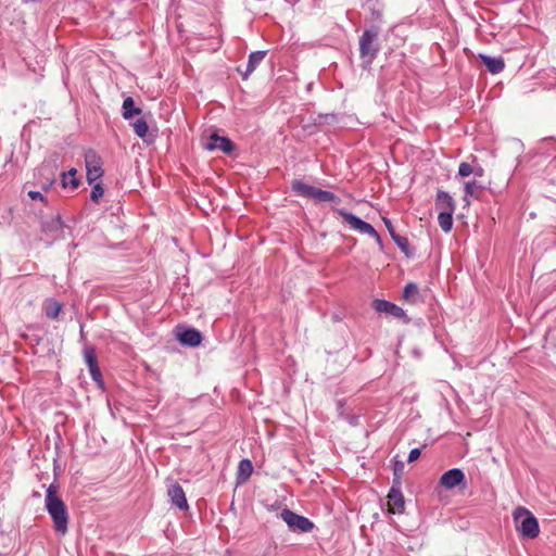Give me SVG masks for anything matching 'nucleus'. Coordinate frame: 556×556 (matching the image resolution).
Here are the masks:
<instances>
[{
	"mask_svg": "<svg viewBox=\"0 0 556 556\" xmlns=\"http://www.w3.org/2000/svg\"><path fill=\"white\" fill-rule=\"evenodd\" d=\"M58 486L50 484L46 492V508L53 521V528L58 533L65 534L68 529V511L67 507L58 496Z\"/></svg>",
	"mask_w": 556,
	"mask_h": 556,
	"instance_id": "1",
	"label": "nucleus"
},
{
	"mask_svg": "<svg viewBox=\"0 0 556 556\" xmlns=\"http://www.w3.org/2000/svg\"><path fill=\"white\" fill-rule=\"evenodd\" d=\"M379 34V27L371 26L366 28L359 37V56L364 70L371 66L380 51Z\"/></svg>",
	"mask_w": 556,
	"mask_h": 556,
	"instance_id": "2",
	"label": "nucleus"
},
{
	"mask_svg": "<svg viewBox=\"0 0 556 556\" xmlns=\"http://www.w3.org/2000/svg\"><path fill=\"white\" fill-rule=\"evenodd\" d=\"M516 530L521 538L532 540L540 533L539 521L535 516L525 507H518L514 511Z\"/></svg>",
	"mask_w": 556,
	"mask_h": 556,
	"instance_id": "3",
	"label": "nucleus"
},
{
	"mask_svg": "<svg viewBox=\"0 0 556 556\" xmlns=\"http://www.w3.org/2000/svg\"><path fill=\"white\" fill-rule=\"evenodd\" d=\"M291 190L298 197L313 199L317 202H333L337 204L341 202V199L333 192L318 189L300 179L292 180Z\"/></svg>",
	"mask_w": 556,
	"mask_h": 556,
	"instance_id": "4",
	"label": "nucleus"
},
{
	"mask_svg": "<svg viewBox=\"0 0 556 556\" xmlns=\"http://www.w3.org/2000/svg\"><path fill=\"white\" fill-rule=\"evenodd\" d=\"M333 211L338 215L343 217L344 222L348 223L352 229L372 237L376 240V242L380 245V248H382L381 237L369 223L345 211L344 208H334Z\"/></svg>",
	"mask_w": 556,
	"mask_h": 556,
	"instance_id": "5",
	"label": "nucleus"
},
{
	"mask_svg": "<svg viewBox=\"0 0 556 556\" xmlns=\"http://www.w3.org/2000/svg\"><path fill=\"white\" fill-rule=\"evenodd\" d=\"M280 518L288 525L292 531L307 533L313 530L314 523L308 518L298 515L294 511L285 508L280 513Z\"/></svg>",
	"mask_w": 556,
	"mask_h": 556,
	"instance_id": "6",
	"label": "nucleus"
},
{
	"mask_svg": "<svg viewBox=\"0 0 556 556\" xmlns=\"http://www.w3.org/2000/svg\"><path fill=\"white\" fill-rule=\"evenodd\" d=\"M85 163L87 170V181L89 185L101 179L103 176L102 160L92 149L85 153Z\"/></svg>",
	"mask_w": 556,
	"mask_h": 556,
	"instance_id": "7",
	"label": "nucleus"
},
{
	"mask_svg": "<svg viewBox=\"0 0 556 556\" xmlns=\"http://www.w3.org/2000/svg\"><path fill=\"white\" fill-rule=\"evenodd\" d=\"M372 308L378 313H386L395 318L404 319L405 324H408L410 321V319L406 316V313L402 307L387 300H374Z\"/></svg>",
	"mask_w": 556,
	"mask_h": 556,
	"instance_id": "8",
	"label": "nucleus"
},
{
	"mask_svg": "<svg viewBox=\"0 0 556 556\" xmlns=\"http://www.w3.org/2000/svg\"><path fill=\"white\" fill-rule=\"evenodd\" d=\"M204 147L208 151L219 150L225 154H231L235 150V143L228 137L218 136L216 132L208 137Z\"/></svg>",
	"mask_w": 556,
	"mask_h": 556,
	"instance_id": "9",
	"label": "nucleus"
},
{
	"mask_svg": "<svg viewBox=\"0 0 556 556\" xmlns=\"http://www.w3.org/2000/svg\"><path fill=\"white\" fill-rule=\"evenodd\" d=\"M176 338L184 346L195 348L202 342V333L195 328H177Z\"/></svg>",
	"mask_w": 556,
	"mask_h": 556,
	"instance_id": "10",
	"label": "nucleus"
},
{
	"mask_svg": "<svg viewBox=\"0 0 556 556\" xmlns=\"http://www.w3.org/2000/svg\"><path fill=\"white\" fill-rule=\"evenodd\" d=\"M167 495L170 498L172 504L180 510L185 511L189 509L185 491L179 483L174 482L169 484L167 488Z\"/></svg>",
	"mask_w": 556,
	"mask_h": 556,
	"instance_id": "11",
	"label": "nucleus"
},
{
	"mask_svg": "<svg viewBox=\"0 0 556 556\" xmlns=\"http://www.w3.org/2000/svg\"><path fill=\"white\" fill-rule=\"evenodd\" d=\"M465 482V473L459 468L445 471L440 478V484L446 490H452Z\"/></svg>",
	"mask_w": 556,
	"mask_h": 556,
	"instance_id": "12",
	"label": "nucleus"
},
{
	"mask_svg": "<svg viewBox=\"0 0 556 556\" xmlns=\"http://www.w3.org/2000/svg\"><path fill=\"white\" fill-rule=\"evenodd\" d=\"M388 503L390 510L392 513H402L404 509L405 501L403 493L401 491V484L395 485L392 483V486L388 494Z\"/></svg>",
	"mask_w": 556,
	"mask_h": 556,
	"instance_id": "13",
	"label": "nucleus"
},
{
	"mask_svg": "<svg viewBox=\"0 0 556 556\" xmlns=\"http://www.w3.org/2000/svg\"><path fill=\"white\" fill-rule=\"evenodd\" d=\"M41 229L46 235L50 236L52 239L58 238L63 230V223L61 216L56 215L50 220L42 222Z\"/></svg>",
	"mask_w": 556,
	"mask_h": 556,
	"instance_id": "14",
	"label": "nucleus"
},
{
	"mask_svg": "<svg viewBox=\"0 0 556 556\" xmlns=\"http://www.w3.org/2000/svg\"><path fill=\"white\" fill-rule=\"evenodd\" d=\"M435 208L446 212H455L456 205L453 198L445 191L439 190L435 197Z\"/></svg>",
	"mask_w": 556,
	"mask_h": 556,
	"instance_id": "15",
	"label": "nucleus"
},
{
	"mask_svg": "<svg viewBox=\"0 0 556 556\" xmlns=\"http://www.w3.org/2000/svg\"><path fill=\"white\" fill-rule=\"evenodd\" d=\"M479 59L491 74H500L505 68V62L502 56L493 58L486 54H479Z\"/></svg>",
	"mask_w": 556,
	"mask_h": 556,
	"instance_id": "16",
	"label": "nucleus"
},
{
	"mask_svg": "<svg viewBox=\"0 0 556 556\" xmlns=\"http://www.w3.org/2000/svg\"><path fill=\"white\" fill-rule=\"evenodd\" d=\"M265 55L266 51H254L249 55L245 71L240 72L243 79H248V77L255 71L258 64L264 60Z\"/></svg>",
	"mask_w": 556,
	"mask_h": 556,
	"instance_id": "17",
	"label": "nucleus"
},
{
	"mask_svg": "<svg viewBox=\"0 0 556 556\" xmlns=\"http://www.w3.org/2000/svg\"><path fill=\"white\" fill-rule=\"evenodd\" d=\"M403 300L410 304H416L421 301L418 286L415 282H408L403 290Z\"/></svg>",
	"mask_w": 556,
	"mask_h": 556,
	"instance_id": "18",
	"label": "nucleus"
},
{
	"mask_svg": "<svg viewBox=\"0 0 556 556\" xmlns=\"http://www.w3.org/2000/svg\"><path fill=\"white\" fill-rule=\"evenodd\" d=\"M253 472L252 462L248 458L240 460L237 471V483L245 482Z\"/></svg>",
	"mask_w": 556,
	"mask_h": 556,
	"instance_id": "19",
	"label": "nucleus"
},
{
	"mask_svg": "<svg viewBox=\"0 0 556 556\" xmlns=\"http://www.w3.org/2000/svg\"><path fill=\"white\" fill-rule=\"evenodd\" d=\"M141 109L135 105V101L131 97H127L123 101L122 116L124 119H131L135 115L141 114Z\"/></svg>",
	"mask_w": 556,
	"mask_h": 556,
	"instance_id": "20",
	"label": "nucleus"
},
{
	"mask_svg": "<svg viewBox=\"0 0 556 556\" xmlns=\"http://www.w3.org/2000/svg\"><path fill=\"white\" fill-rule=\"evenodd\" d=\"M454 212L441 211L439 212L438 222L444 232H450L453 227Z\"/></svg>",
	"mask_w": 556,
	"mask_h": 556,
	"instance_id": "21",
	"label": "nucleus"
},
{
	"mask_svg": "<svg viewBox=\"0 0 556 556\" xmlns=\"http://www.w3.org/2000/svg\"><path fill=\"white\" fill-rule=\"evenodd\" d=\"M395 244L397 245V248L407 256V257H410L414 255L415 251L414 249L410 247L409 244V241L406 237H403V236H393V239H392Z\"/></svg>",
	"mask_w": 556,
	"mask_h": 556,
	"instance_id": "22",
	"label": "nucleus"
},
{
	"mask_svg": "<svg viewBox=\"0 0 556 556\" xmlns=\"http://www.w3.org/2000/svg\"><path fill=\"white\" fill-rule=\"evenodd\" d=\"M61 309L62 304L54 300H49L45 304V314L48 318L55 319L59 316Z\"/></svg>",
	"mask_w": 556,
	"mask_h": 556,
	"instance_id": "23",
	"label": "nucleus"
},
{
	"mask_svg": "<svg viewBox=\"0 0 556 556\" xmlns=\"http://www.w3.org/2000/svg\"><path fill=\"white\" fill-rule=\"evenodd\" d=\"M77 170L75 168L70 169L67 173L62 174V186L66 188L71 186L73 189L78 188L79 180L76 178Z\"/></svg>",
	"mask_w": 556,
	"mask_h": 556,
	"instance_id": "24",
	"label": "nucleus"
},
{
	"mask_svg": "<svg viewBox=\"0 0 556 556\" xmlns=\"http://www.w3.org/2000/svg\"><path fill=\"white\" fill-rule=\"evenodd\" d=\"M132 127H134V131L135 134L140 137V138H144L149 131V126H148V123L146 122V119L143 118H139L137 119L134 124H132Z\"/></svg>",
	"mask_w": 556,
	"mask_h": 556,
	"instance_id": "25",
	"label": "nucleus"
},
{
	"mask_svg": "<svg viewBox=\"0 0 556 556\" xmlns=\"http://www.w3.org/2000/svg\"><path fill=\"white\" fill-rule=\"evenodd\" d=\"M405 464L402 460L395 459L393 462V481L395 485L401 484V477L404 473Z\"/></svg>",
	"mask_w": 556,
	"mask_h": 556,
	"instance_id": "26",
	"label": "nucleus"
},
{
	"mask_svg": "<svg viewBox=\"0 0 556 556\" xmlns=\"http://www.w3.org/2000/svg\"><path fill=\"white\" fill-rule=\"evenodd\" d=\"M84 358H85V362H86L88 368L98 365L96 351L92 346H86L84 349Z\"/></svg>",
	"mask_w": 556,
	"mask_h": 556,
	"instance_id": "27",
	"label": "nucleus"
},
{
	"mask_svg": "<svg viewBox=\"0 0 556 556\" xmlns=\"http://www.w3.org/2000/svg\"><path fill=\"white\" fill-rule=\"evenodd\" d=\"M482 189H483L482 186L476 180H470V181L465 182V195L466 197L477 195L478 191H481Z\"/></svg>",
	"mask_w": 556,
	"mask_h": 556,
	"instance_id": "28",
	"label": "nucleus"
},
{
	"mask_svg": "<svg viewBox=\"0 0 556 556\" xmlns=\"http://www.w3.org/2000/svg\"><path fill=\"white\" fill-rule=\"evenodd\" d=\"M92 185L93 187L90 193V200L97 203L99 199L104 194V188L100 181L93 182Z\"/></svg>",
	"mask_w": 556,
	"mask_h": 556,
	"instance_id": "29",
	"label": "nucleus"
},
{
	"mask_svg": "<svg viewBox=\"0 0 556 556\" xmlns=\"http://www.w3.org/2000/svg\"><path fill=\"white\" fill-rule=\"evenodd\" d=\"M88 369H89V372H90V376H91L92 380H93L94 382H97V384H98L100 388H103L104 382H103V379H102V374H101V371H100L99 365L93 366V367H90V368H88Z\"/></svg>",
	"mask_w": 556,
	"mask_h": 556,
	"instance_id": "30",
	"label": "nucleus"
},
{
	"mask_svg": "<svg viewBox=\"0 0 556 556\" xmlns=\"http://www.w3.org/2000/svg\"><path fill=\"white\" fill-rule=\"evenodd\" d=\"M475 172V168L471 164L463 162L458 167V175L462 177H468Z\"/></svg>",
	"mask_w": 556,
	"mask_h": 556,
	"instance_id": "31",
	"label": "nucleus"
},
{
	"mask_svg": "<svg viewBox=\"0 0 556 556\" xmlns=\"http://www.w3.org/2000/svg\"><path fill=\"white\" fill-rule=\"evenodd\" d=\"M421 455V450L416 447V448H413L410 450L409 454H408V458H407V462L408 463H414L415 460H417Z\"/></svg>",
	"mask_w": 556,
	"mask_h": 556,
	"instance_id": "32",
	"label": "nucleus"
},
{
	"mask_svg": "<svg viewBox=\"0 0 556 556\" xmlns=\"http://www.w3.org/2000/svg\"><path fill=\"white\" fill-rule=\"evenodd\" d=\"M383 222H384V225H386V227H387L391 238L393 239V236H397V233L395 232L394 227H393L391 220L388 219V218H383Z\"/></svg>",
	"mask_w": 556,
	"mask_h": 556,
	"instance_id": "33",
	"label": "nucleus"
},
{
	"mask_svg": "<svg viewBox=\"0 0 556 556\" xmlns=\"http://www.w3.org/2000/svg\"><path fill=\"white\" fill-rule=\"evenodd\" d=\"M28 197L31 199V200H40V201H45V197L41 194V192L39 191H29L28 192Z\"/></svg>",
	"mask_w": 556,
	"mask_h": 556,
	"instance_id": "34",
	"label": "nucleus"
},
{
	"mask_svg": "<svg viewBox=\"0 0 556 556\" xmlns=\"http://www.w3.org/2000/svg\"><path fill=\"white\" fill-rule=\"evenodd\" d=\"M472 174H475V176L477 177H481L483 175V168L479 166L475 168V172Z\"/></svg>",
	"mask_w": 556,
	"mask_h": 556,
	"instance_id": "35",
	"label": "nucleus"
},
{
	"mask_svg": "<svg viewBox=\"0 0 556 556\" xmlns=\"http://www.w3.org/2000/svg\"><path fill=\"white\" fill-rule=\"evenodd\" d=\"M46 170H50V172H51V168H50L48 165H42V166L39 168V173H42V172H46Z\"/></svg>",
	"mask_w": 556,
	"mask_h": 556,
	"instance_id": "36",
	"label": "nucleus"
},
{
	"mask_svg": "<svg viewBox=\"0 0 556 556\" xmlns=\"http://www.w3.org/2000/svg\"><path fill=\"white\" fill-rule=\"evenodd\" d=\"M51 175L53 176V173L51 172ZM54 182V178L52 177L49 179L48 184H46V187H50Z\"/></svg>",
	"mask_w": 556,
	"mask_h": 556,
	"instance_id": "37",
	"label": "nucleus"
},
{
	"mask_svg": "<svg viewBox=\"0 0 556 556\" xmlns=\"http://www.w3.org/2000/svg\"><path fill=\"white\" fill-rule=\"evenodd\" d=\"M29 0H23V2H28Z\"/></svg>",
	"mask_w": 556,
	"mask_h": 556,
	"instance_id": "38",
	"label": "nucleus"
}]
</instances>
